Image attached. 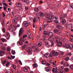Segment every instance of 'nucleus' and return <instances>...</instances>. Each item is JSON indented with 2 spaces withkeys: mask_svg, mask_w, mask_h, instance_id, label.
<instances>
[{
  "mask_svg": "<svg viewBox=\"0 0 73 73\" xmlns=\"http://www.w3.org/2000/svg\"><path fill=\"white\" fill-rule=\"evenodd\" d=\"M50 42H52L54 40V38L53 37H50L49 39Z\"/></svg>",
  "mask_w": 73,
  "mask_h": 73,
  "instance_id": "dca6fc26",
  "label": "nucleus"
},
{
  "mask_svg": "<svg viewBox=\"0 0 73 73\" xmlns=\"http://www.w3.org/2000/svg\"><path fill=\"white\" fill-rule=\"evenodd\" d=\"M12 54L13 55H15V51H12Z\"/></svg>",
  "mask_w": 73,
  "mask_h": 73,
  "instance_id": "3c124183",
  "label": "nucleus"
},
{
  "mask_svg": "<svg viewBox=\"0 0 73 73\" xmlns=\"http://www.w3.org/2000/svg\"><path fill=\"white\" fill-rule=\"evenodd\" d=\"M9 64H10V62H7L5 65H3L4 66H5L6 65V67H7V66H8V65H9Z\"/></svg>",
  "mask_w": 73,
  "mask_h": 73,
  "instance_id": "e433bc0d",
  "label": "nucleus"
},
{
  "mask_svg": "<svg viewBox=\"0 0 73 73\" xmlns=\"http://www.w3.org/2000/svg\"><path fill=\"white\" fill-rule=\"evenodd\" d=\"M52 64V66L54 67H55L56 66V64H55L54 62H53Z\"/></svg>",
  "mask_w": 73,
  "mask_h": 73,
  "instance_id": "79ce46f5",
  "label": "nucleus"
},
{
  "mask_svg": "<svg viewBox=\"0 0 73 73\" xmlns=\"http://www.w3.org/2000/svg\"><path fill=\"white\" fill-rule=\"evenodd\" d=\"M62 40L63 42H66V38H65L62 39Z\"/></svg>",
  "mask_w": 73,
  "mask_h": 73,
  "instance_id": "58836bf2",
  "label": "nucleus"
},
{
  "mask_svg": "<svg viewBox=\"0 0 73 73\" xmlns=\"http://www.w3.org/2000/svg\"><path fill=\"white\" fill-rule=\"evenodd\" d=\"M3 15H2L3 17H6V16L4 14V13H2Z\"/></svg>",
  "mask_w": 73,
  "mask_h": 73,
  "instance_id": "4d7b16f0",
  "label": "nucleus"
},
{
  "mask_svg": "<svg viewBox=\"0 0 73 73\" xmlns=\"http://www.w3.org/2000/svg\"><path fill=\"white\" fill-rule=\"evenodd\" d=\"M24 32V30L22 28H21L19 32V36H21L23 33Z\"/></svg>",
  "mask_w": 73,
  "mask_h": 73,
  "instance_id": "20e7f679",
  "label": "nucleus"
},
{
  "mask_svg": "<svg viewBox=\"0 0 73 73\" xmlns=\"http://www.w3.org/2000/svg\"><path fill=\"white\" fill-rule=\"evenodd\" d=\"M42 43L41 42H40L38 43L37 45L39 47H40L42 45Z\"/></svg>",
  "mask_w": 73,
  "mask_h": 73,
  "instance_id": "f704fd0d",
  "label": "nucleus"
},
{
  "mask_svg": "<svg viewBox=\"0 0 73 73\" xmlns=\"http://www.w3.org/2000/svg\"><path fill=\"white\" fill-rule=\"evenodd\" d=\"M54 54L53 51H52V52L50 53V55L51 57H52L53 55V54Z\"/></svg>",
  "mask_w": 73,
  "mask_h": 73,
  "instance_id": "4be33fe9",
  "label": "nucleus"
},
{
  "mask_svg": "<svg viewBox=\"0 0 73 73\" xmlns=\"http://www.w3.org/2000/svg\"><path fill=\"white\" fill-rule=\"evenodd\" d=\"M7 58H8V59H9V60L11 59V58L9 56H8Z\"/></svg>",
  "mask_w": 73,
  "mask_h": 73,
  "instance_id": "338daca9",
  "label": "nucleus"
},
{
  "mask_svg": "<svg viewBox=\"0 0 73 73\" xmlns=\"http://www.w3.org/2000/svg\"><path fill=\"white\" fill-rule=\"evenodd\" d=\"M53 52L54 54H53L54 56H57L58 55V52H56L54 51H53Z\"/></svg>",
  "mask_w": 73,
  "mask_h": 73,
  "instance_id": "a211bd4d",
  "label": "nucleus"
},
{
  "mask_svg": "<svg viewBox=\"0 0 73 73\" xmlns=\"http://www.w3.org/2000/svg\"><path fill=\"white\" fill-rule=\"evenodd\" d=\"M7 62V61L6 60H4L2 63L3 65H4V64H5Z\"/></svg>",
  "mask_w": 73,
  "mask_h": 73,
  "instance_id": "4c0bfd02",
  "label": "nucleus"
},
{
  "mask_svg": "<svg viewBox=\"0 0 73 73\" xmlns=\"http://www.w3.org/2000/svg\"><path fill=\"white\" fill-rule=\"evenodd\" d=\"M29 25V24L27 22L24 21L23 22V26L25 27H27Z\"/></svg>",
  "mask_w": 73,
  "mask_h": 73,
  "instance_id": "423d86ee",
  "label": "nucleus"
},
{
  "mask_svg": "<svg viewBox=\"0 0 73 73\" xmlns=\"http://www.w3.org/2000/svg\"><path fill=\"white\" fill-rule=\"evenodd\" d=\"M6 35H7V40H9V39L10 38V34L8 32H7L6 33Z\"/></svg>",
  "mask_w": 73,
  "mask_h": 73,
  "instance_id": "6e6552de",
  "label": "nucleus"
},
{
  "mask_svg": "<svg viewBox=\"0 0 73 73\" xmlns=\"http://www.w3.org/2000/svg\"><path fill=\"white\" fill-rule=\"evenodd\" d=\"M45 28H46V25L45 24H44L43 25L42 29H44Z\"/></svg>",
  "mask_w": 73,
  "mask_h": 73,
  "instance_id": "a18cd8bd",
  "label": "nucleus"
},
{
  "mask_svg": "<svg viewBox=\"0 0 73 73\" xmlns=\"http://www.w3.org/2000/svg\"><path fill=\"white\" fill-rule=\"evenodd\" d=\"M39 14H40V13L38 12H37L35 14V15L36 16H38V15H39Z\"/></svg>",
  "mask_w": 73,
  "mask_h": 73,
  "instance_id": "09e8293b",
  "label": "nucleus"
},
{
  "mask_svg": "<svg viewBox=\"0 0 73 73\" xmlns=\"http://www.w3.org/2000/svg\"><path fill=\"white\" fill-rule=\"evenodd\" d=\"M45 68H46L45 70L46 72H50V71H52V70L50 69V67L48 66L46 67Z\"/></svg>",
  "mask_w": 73,
  "mask_h": 73,
  "instance_id": "39448f33",
  "label": "nucleus"
},
{
  "mask_svg": "<svg viewBox=\"0 0 73 73\" xmlns=\"http://www.w3.org/2000/svg\"><path fill=\"white\" fill-rule=\"evenodd\" d=\"M64 68V67L63 66H61V67L60 68V70H62L63 68Z\"/></svg>",
  "mask_w": 73,
  "mask_h": 73,
  "instance_id": "5fc2aeb1",
  "label": "nucleus"
},
{
  "mask_svg": "<svg viewBox=\"0 0 73 73\" xmlns=\"http://www.w3.org/2000/svg\"><path fill=\"white\" fill-rule=\"evenodd\" d=\"M48 32L47 31H44L43 32V34L46 35H48Z\"/></svg>",
  "mask_w": 73,
  "mask_h": 73,
  "instance_id": "cd10ccee",
  "label": "nucleus"
},
{
  "mask_svg": "<svg viewBox=\"0 0 73 73\" xmlns=\"http://www.w3.org/2000/svg\"><path fill=\"white\" fill-rule=\"evenodd\" d=\"M22 5V4L20 3H18V4H17V7H21V6Z\"/></svg>",
  "mask_w": 73,
  "mask_h": 73,
  "instance_id": "5701e85b",
  "label": "nucleus"
},
{
  "mask_svg": "<svg viewBox=\"0 0 73 73\" xmlns=\"http://www.w3.org/2000/svg\"><path fill=\"white\" fill-rule=\"evenodd\" d=\"M38 50L37 48H35L34 49V51L35 52H38Z\"/></svg>",
  "mask_w": 73,
  "mask_h": 73,
  "instance_id": "de8ad7c7",
  "label": "nucleus"
},
{
  "mask_svg": "<svg viewBox=\"0 0 73 73\" xmlns=\"http://www.w3.org/2000/svg\"><path fill=\"white\" fill-rule=\"evenodd\" d=\"M70 68L72 69V70H73V65H72L70 67Z\"/></svg>",
  "mask_w": 73,
  "mask_h": 73,
  "instance_id": "bf43d9fd",
  "label": "nucleus"
},
{
  "mask_svg": "<svg viewBox=\"0 0 73 73\" xmlns=\"http://www.w3.org/2000/svg\"><path fill=\"white\" fill-rule=\"evenodd\" d=\"M23 71H24V72H25L27 73L28 72V69L26 68H23Z\"/></svg>",
  "mask_w": 73,
  "mask_h": 73,
  "instance_id": "412c9836",
  "label": "nucleus"
},
{
  "mask_svg": "<svg viewBox=\"0 0 73 73\" xmlns=\"http://www.w3.org/2000/svg\"><path fill=\"white\" fill-rule=\"evenodd\" d=\"M2 31L4 32V33H5V29L3 28V29H2Z\"/></svg>",
  "mask_w": 73,
  "mask_h": 73,
  "instance_id": "6e6d98bb",
  "label": "nucleus"
},
{
  "mask_svg": "<svg viewBox=\"0 0 73 73\" xmlns=\"http://www.w3.org/2000/svg\"><path fill=\"white\" fill-rule=\"evenodd\" d=\"M62 45V42H60L57 43V46L58 47H60Z\"/></svg>",
  "mask_w": 73,
  "mask_h": 73,
  "instance_id": "6ab92c4d",
  "label": "nucleus"
},
{
  "mask_svg": "<svg viewBox=\"0 0 73 73\" xmlns=\"http://www.w3.org/2000/svg\"><path fill=\"white\" fill-rule=\"evenodd\" d=\"M62 46L63 47H65L66 49H68L69 48H73V45H71V46H72V47H71L70 46V45H69V44H67L66 45H65V44H64Z\"/></svg>",
  "mask_w": 73,
  "mask_h": 73,
  "instance_id": "f03ea898",
  "label": "nucleus"
},
{
  "mask_svg": "<svg viewBox=\"0 0 73 73\" xmlns=\"http://www.w3.org/2000/svg\"><path fill=\"white\" fill-rule=\"evenodd\" d=\"M40 16L42 17H43L44 16V14L42 12H40L39 13Z\"/></svg>",
  "mask_w": 73,
  "mask_h": 73,
  "instance_id": "b1692460",
  "label": "nucleus"
},
{
  "mask_svg": "<svg viewBox=\"0 0 73 73\" xmlns=\"http://www.w3.org/2000/svg\"><path fill=\"white\" fill-rule=\"evenodd\" d=\"M8 29L9 30H11V31H13V28L12 26H10L8 27Z\"/></svg>",
  "mask_w": 73,
  "mask_h": 73,
  "instance_id": "aec40b11",
  "label": "nucleus"
},
{
  "mask_svg": "<svg viewBox=\"0 0 73 73\" xmlns=\"http://www.w3.org/2000/svg\"><path fill=\"white\" fill-rule=\"evenodd\" d=\"M70 7L72 9H73V5H71L70 6Z\"/></svg>",
  "mask_w": 73,
  "mask_h": 73,
  "instance_id": "774afa93",
  "label": "nucleus"
},
{
  "mask_svg": "<svg viewBox=\"0 0 73 73\" xmlns=\"http://www.w3.org/2000/svg\"><path fill=\"white\" fill-rule=\"evenodd\" d=\"M23 1H24V2L27 3V4H29V1H28V0H24Z\"/></svg>",
  "mask_w": 73,
  "mask_h": 73,
  "instance_id": "a19ab883",
  "label": "nucleus"
},
{
  "mask_svg": "<svg viewBox=\"0 0 73 73\" xmlns=\"http://www.w3.org/2000/svg\"><path fill=\"white\" fill-rule=\"evenodd\" d=\"M37 65L36 64H33V66L34 68H36V67H37Z\"/></svg>",
  "mask_w": 73,
  "mask_h": 73,
  "instance_id": "ea45409f",
  "label": "nucleus"
},
{
  "mask_svg": "<svg viewBox=\"0 0 73 73\" xmlns=\"http://www.w3.org/2000/svg\"><path fill=\"white\" fill-rule=\"evenodd\" d=\"M65 71L66 72H68V71H69V68H65Z\"/></svg>",
  "mask_w": 73,
  "mask_h": 73,
  "instance_id": "c9c22d12",
  "label": "nucleus"
},
{
  "mask_svg": "<svg viewBox=\"0 0 73 73\" xmlns=\"http://www.w3.org/2000/svg\"><path fill=\"white\" fill-rule=\"evenodd\" d=\"M64 65L67 67L69 65L68 63L66 62L64 64Z\"/></svg>",
  "mask_w": 73,
  "mask_h": 73,
  "instance_id": "a878e982",
  "label": "nucleus"
},
{
  "mask_svg": "<svg viewBox=\"0 0 73 73\" xmlns=\"http://www.w3.org/2000/svg\"><path fill=\"white\" fill-rule=\"evenodd\" d=\"M66 15H67L66 14H64L63 15L62 17L64 18V17H66Z\"/></svg>",
  "mask_w": 73,
  "mask_h": 73,
  "instance_id": "864d4df0",
  "label": "nucleus"
},
{
  "mask_svg": "<svg viewBox=\"0 0 73 73\" xmlns=\"http://www.w3.org/2000/svg\"><path fill=\"white\" fill-rule=\"evenodd\" d=\"M4 52L3 51H1L0 50V56H4L3 54H4Z\"/></svg>",
  "mask_w": 73,
  "mask_h": 73,
  "instance_id": "f8f14e48",
  "label": "nucleus"
},
{
  "mask_svg": "<svg viewBox=\"0 0 73 73\" xmlns=\"http://www.w3.org/2000/svg\"><path fill=\"white\" fill-rule=\"evenodd\" d=\"M53 22H54V23H56V24H58V23L59 22L58 21L56 20H55L53 21Z\"/></svg>",
  "mask_w": 73,
  "mask_h": 73,
  "instance_id": "72a5a7b5",
  "label": "nucleus"
},
{
  "mask_svg": "<svg viewBox=\"0 0 73 73\" xmlns=\"http://www.w3.org/2000/svg\"><path fill=\"white\" fill-rule=\"evenodd\" d=\"M37 19H38L39 20H40V18L39 17H35L33 20V23H35Z\"/></svg>",
  "mask_w": 73,
  "mask_h": 73,
  "instance_id": "9d476101",
  "label": "nucleus"
},
{
  "mask_svg": "<svg viewBox=\"0 0 73 73\" xmlns=\"http://www.w3.org/2000/svg\"><path fill=\"white\" fill-rule=\"evenodd\" d=\"M20 18H21L20 17H17V20H19Z\"/></svg>",
  "mask_w": 73,
  "mask_h": 73,
  "instance_id": "603ef678",
  "label": "nucleus"
},
{
  "mask_svg": "<svg viewBox=\"0 0 73 73\" xmlns=\"http://www.w3.org/2000/svg\"><path fill=\"white\" fill-rule=\"evenodd\" d=\"M57 31H58V30L56 29H54V32L55 33H57Z\"/></svg>",
  "mask_w": 73,
  "mask_h": 73,
  "instance_id": "8fccbe9b",
  "label": "nucleus"
},
{
  "mask_svg": "<svg viewBox=\"0 0 73 73\" xmlns=\"http://www.w3.org/2000/svg\"><path fill=\"white\" fill-rule=\"evenodd\" d=\"M56 27L60 30H61L62 29V28L60 25H58L56 26Z\"/></svg>",
  "mask_w": 73,
  "mask_h": 73,
  "instance_id": "7c9ffc66",
  "label": "nucleus"
},
{
  "mask_svg": "<svg viewBox=\"0 0 73 73\" xmlns=\"http://www.w3.org/2000/svg\"><path fill=\"white\" fill-rule=\"evenodd\" d=\"M46 63V61L45 60L42 61L41 62L42 64H45Z\"/></svg>",
  "mask_w": 73,
  "mask_h": 73,
  "instance_id": "c85d7f7f",
  "label": "nucleus"
},
{
  "mask_svg": "<svg viewBox=\"0 0 73 73\" xmlns=\"http://www.w3.org/2000/svg\"><path fill=\"white\" fill-rule=\"evenodd\" d=\"M45 46L47 48L49 47V42H46L45 43Z\"/></svg>",
  "mask_w": 73,
  "mask_h": 73,
  "instance_id": "ddd939ff",
  "label": "nucleus"
},
{
  "mask_svg": "<svg viewBox=\"0 0 73 73\" xmlns=\"http://www.w3.org/2000/svg\"><path fill=\"white\" fill-rule=\"evenodd\" d=\"M34 11L36 12H38L39 9L37 8H35L34 9Z\"/></svg>",
  "mask_w": 73,
  "mask_h": 73,
  "instance_id": "c756f323",
  "label": "nucleus"
},
{
  "mask_svg": "<svg viewBox=\"0 0 73 73\" xmlns=\"http://www.w3.org/2000/svg\"><path fill=\"white\" fill-rule=\"evenodd\" d=\"M11 57L13 59H14L15 58V56H13L12 55L11 56Z\"/></svg>",
  "mask_w": 73,
  "mask_h": 73,
  "instance_id": "680f3d73",
  "label": "nucleus"
},
{
  "mask_svg": "<svg viewBox=\"0 0 73 73\" xmlns=\"http://www.w3.org/2000/svg\"><path fill=\"white\" fill-rule=\"evenodd\" d=\"M52 71L53 72H54V73H57V69L56 68V69H55L54 68H52Z\"/></svg>",
  "mask_w": 73,
  "mask_h": 73,
  "instance_id": "9b49d317",
  "label": "nucleus"
},
{
  "mask_svg": "<svg viewBox=\"0 0 73 73\" xmlns=\"http://www.w3.org/2000/svg\"><path fill=\"white\" fill-rule=\"evenodd\" d=\"M50 63L51 64H52V63H53L52 60H50Z\"/></svg>",
  "mask_w": 73,
  "mask_h": 73,
  "instance_id": "0e129e2a",
  "label": "nucleus"
},
{
  "mask_svg": "<svg viewBox=\"0 0 73 73\" xmlns=\"http://www.w3.org/2000/svg\"><path fill=\"white\" fill-rule=\"evenodd\" d=\"M7 50L8 51H10V48H8L7 49Z\"/></svg>",
  "mask_w": 73,
  "mask_h": 73,
  "instance_id": "69168bd1",
  "label": "nucleus"
},
{
  "mask_svg": "<svg viewBox=\"0 0 73 73\" xmlns=\"http://www.w3.org/2000/svg\"><path fill=\"white\" fill-rule=\"evenodd\" d=\"M3 42H7L5 38H1L0 39Z\"/></svg>",
  "mask_w": 73,
  "mask_h": 73,
  "instance_id": "f3484780",
  "label": "nucleus"
},
{
  "mask_svg": "<svg viewBox=\"0 0 73 73\" xmlns=\"http://www.w3.org/2000/svg\"><path fill=\"white\" fill-rule=\"evenodd\" d=\"M26 50H27V52L29 53L28 54H32V49L31 47H29V48H27Z\"/></svg>",
  "mask_w": 73,
  "mask_h": 73,
  "instance_id": "7ed1b4c3",
  "label": "nucleus"
},
{
  "mask_svg": "<svg viewBox=\"0 0 73 73\" xmlns=\"http://www.w3.org/2000/svg\"><path fill=\"white\" fill-rule=\"evenodd\" d=\"M27 47V46L26 45V44H25L24 46H23L22 47V48L23 49H26Z\"/></svg>",
  "mask_w": 73,
  "mask_h": 73,
  "instance_id": "bb28decb",
  "label": "nucleus"
},
{
  "mask_svg": "<svg viewBox=\"0 0 73 73\" xmlns=\"http://www.w3.org/2000/svg\"><path fill=\"white\" fill-rule=\"evenodd\" d=\"M2 20V22L1 23V24L2 25V26H3V27H4V20Z\"/></svg>",
  "mask_w": 73,
  "mask_h": 73,
  "instance_id": "2f4dec72",
  "label": "nucleus"
},
{
  "mask_svg": "<svg viewBox=\"0 0 73 73\" xmlns=\"http://www.w3.org/2000/svg\"><path fill=\"white\" fill-rule=\"evenodd\" d=\"M18 62H19V64L21 65H22L23 64L22 62H21V61L20 60H19Z\"/></svg>",
  "mask_w": 73,
  "mask_h": 73,
  "instance_id": "49530a36",
  "label": "nucleus"
},
{
  "mask_svg": "<svg viewBox=\"0 0 73 73\" xmlns=\"http://www.w3.org/2000/svg\"><path fill=\"white\" fill-rule=\"evenodd\" d=\"M27 36V35L25 34L23 35V38H21V40H20V41H18L17 42V44H19L20 45H23V42L25 41V40L23 39L25 38Z\"/></svg>",
  "mask_w": 73,
  "mask_h": 73,
  "instance_id": "f257e3e1",
  "label": "nucleus"
},
{
  "mask_svg": "<svg viewBox=\"0 0 73 73\" xmlns=\"http://www.w3.org/2000/svg\"><path fill=\"white\" fill-rule=\"evenodd\" d=\"M45 16L46 17V20H49V15H48V14L46 13Z\"/></svg>",
  "mask_w": 73,
  "mask_h": 73,
  "instance_id": "4468645a",
  "label": "nucleus"
},
{
  "mask_svg": "<svg viewBox=\"0 0 73 73\" xmlns=\"http://www.w3.org/2000/svg\"><path fill=\"white\" fill-rule=\"evenodd\" d=\"M20 27V25L19 24H18L16 26V27L17 28H19V27Z\"/></svg>",
  "mask_w": 73,
  "mask_h": 73,
  "instance_id": "052dcab7",
  "label": "nucleus"
},
{
  "mask_svg": "<svg viewBox=\"0 0 73 73\" xmlns=\"http://www.w3.org/2000/svg\"><path fill=\"white\" fill-rule=\"evenodd\" d=\"M19 9L21 11H22L23 10V9L21 7H19Z\"/></svg>",
  "mask_w": 73,
  "mask_h": 73,
  "instance_id": "13d9d810",
  "label": "nucleus"
},
{
  "mask_svg": "<svg viewBox=\"0 0 73 73\" xmlns=\"http://www.w3.org/2000/svg\"><path fill=\"white\" fill-rule=\"evenodd\" d=\"M11 15H14V13L13 11L11 12Z\"/></svg>",
  "mask_w": 73,
  "mask_h": 73,
  "instance_id": "e2e57ef3",
  "label": "nucleus"
},
{
  "mask_svg": "<svg viewBox=\"0 0 73 73\" xmlns=\"http://www.w3.org/2000/svg\"><path fill=\"white\" fill-rule=\"evenodd\" d=\"M48 36H53L54 35L53 33L51 32L48 33L47 35Z\"/></svg>",
  "mask_w": 73,
  "mask_h": 73,
  "instance_id": "0eeeda50",
  "label": "nucleus"
},
{
  "mask_svg": "<svg viewBox=\"0 0 73 73\" xmlns=\"http://www.w3.org/2000/svg\"><path fill=\"white\" fill-rule=\"evenodd\" d=\"M64 59L65 60L68 61L69 60V58L68 57H67L66 58H65Z\"/></svg>",
  "mask_w": 73,
  "mask_h": 73,
  "instance_id": "37998d69",
  "label": "nucleus"
},
{
  "mask_svg": "<svg viewBox=\"0 0 73 73\" xmlns=\"http://www.w3.org/2000/svg\"><path fill=\"white\" fill-rule=\"evenodd\" d=\"M13 68L14 69H16V67L15 65L14 64H13Z\"/></svg>",
  "mask_w": 73,
  "mask_h": 73,
  "instance_id": "c03bdc74",
  "label": "nucleus"
},
{
  "mask_svg": "<svg viewBox=\"0 0 73 73\" xmlns=\"http://www.w3.org/2000/svg\"><path fill=\"white\" fill-rule=\"evenodd\" d=\"M17 20V19L14 18L13 20V22L14 23H16V20Z\"/></svg>",
  "mask_w": 73,
  "mask_h": 73,
  "instance_id": "473e14b6",
  "label": "nucleus"
},
{
  "mask_svg": "<svg viewBox=\"0 0 73 73\" xmlns=\"http://www.w3.org/2000/svg\"><path fill=\"white\" fill-rule=\"evenodd\" d=\"M61 22L63 24H65L66 23V19H64Z\"/></svg>",
  "mask_w": 73,
  "mask_h": 73,
  "instance_id": "2eb2a0df",
  "label": "nucleus"
},
{
  "mask_svg": "<svg viewBox=\"0 0 73 73\" xmlns=\"http://www.w3.org/2000/svg\"><path fill=\"white\" fill-rule=\"evenodd\" d=\"M56 42L57 43H58L60 42V40L59 38H57L56 39Z\"/></svg>",
  "mask_w": 73,
  "mask_h": 73,
  "instance_id": "393cba45",
  "label": "nucleus"
},
{
  "mask_svg": "<svg viewBox=\"0 0 73 73\" xmlns=\"http://www.w3.org/2000/svg\"><path fill=\"white\" fill-rule=\"evenodd\" d=\"M54 16L52 15H50L48 18L50 20H53L54 18Z\"/></svg>",
  "mask_w": 73,
  "mask_h": 73,
  "instance_id": "1a4fd4ad",
  "label": "nucleus"
}]
</instances>
